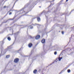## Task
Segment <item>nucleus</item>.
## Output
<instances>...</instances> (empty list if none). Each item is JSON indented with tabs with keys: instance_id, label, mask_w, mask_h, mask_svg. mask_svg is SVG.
Returning a JSON list of instances; mask_svg holds the SVG:
<instances>
[{
	"instance_id": "13",
	"label": "nucleus",
	"mask_w": 74,
	"mask_h": 74,
	"mask_svg": "<svg viewBox=\"0 0 74 74\" xmlns=\"http://www.w3.org/2000/svg\"><path fill=\"white\" fill-rule=\"evenodd\" d=\"M71 50L73 51H74V47H73L72 49H70Z\"/></svg>"
},
{
	"instance_id": "26",
	"label": "nucleus",
	"mask_w": 74,
	"mask_h": 74,
	"mask_svg": "<svg viewBox=\"0 0 74 74\" xmlns=\"http://www.w3.org/2000/svg\"><path fill=\"white\" fill-rule=\"evenodd\" d=\"M51 5H52V3H51Z\"/></svg>"
},
{
	"instance_id": "15",
	"label": "nucleus",
	"mask_w": 74,
	"mask_h": 74,
	"mask_svg": "<svg viewBox=\"0 0 74 74\" xmlns=\"http://www.w3.org/2000/svg\"><path fill=\"white\" fill-rule=\"evenodd\" d=\"M33 27L32 26L31 27H30V29H33Z\"/></svg>"
},
{
	"instance_id": "7",
	"label": "nucleus",
	"mask_w": 74,
	"mask_h": 74,
	"mask_svg": "<svg viewBox=\"0 0 74 74\" xmlns=\"http://www.w3.org/2000/svg\"><path fill=\"white\" fill-rule=\"evenodd\" d=\"M40 38V35H37V40H38Z\"/></svg>"
},
{
	"instance_id": "3",
	"label": "nucleus",
	"mask_w": 74,
	"mask_h": 74,
	"mask_svg": "<svg viewBox=\"0 0 74 74\" xmlns=\"http://www.w3.org/2000/svg\"><path fill=\"white\" fill-rule=\"evenodd\" d=\"M33 46V44L31 43H30L28 44V47L29 48H31Z\"/></svg>"
},
{
	"instance_id": "31",
	"label": "nucleus",
	"mask_w": 74,
	"mask_h": 74,
	"mask_svg": "<svg viewBox=\"0 0 74 74\" xmlns=\"http://www.w3.org/2000/svg\"><path fill=\"white\" fill-rule=\"evenodd\" d=\"M19 33V32H17V33Z\"/></svg>"
},
{
	"instance_id": "28",
	"label": "nucleus",
	"mask_w": 74,
	"mask_h": 74,
	"mask_svg": "<svg viewBox=\"0 0 74 74\" xmlns=\"http://www.w3.org/2000/svg\"><path fill=\"white\" fill-rule=\"evenodd\" d=\"M54 1V0H53L52 1H51V2H52V1Z\"/></svg>"
},
{
	"instance_id": "10",
	"label": "nucleus",
	"mask_w": 74,
	"mask_h": 74,
	"mask_svg": "<svg viewBox=\"0 0 74 74\" xmlns=\"http://www.w3.org/2000/svg\"><path fill=\"white\" fill-rule=\"evenodd\" d=\"M7 39L8 40H9V41H10V40H11V38H10V37H8L7 38Z\"/></svg>"
},
{
	"instance_id": "20",
	"label": "nucleus",
	"mask_w": 74,
	"mask_h": 74,
	"mask_svg": "<svg viewBox=\"0 0 74 74\" xmlns=\"http://www.w3.org/2000/svg\"><path fill=\"white\" fill-rule=\"evenodd\" d=\"M58 60H59V61H60V60H61V58H59Z\"/></svg>"
},
{
	"instance_id": "1",
	"label": "nucleus",
	"mask_w": 74,
	"mask_h": 74,
	"mask_svg": "<svg viewBox=\"0 0 74 74\" xmlns=\"http://www.w3.org/2000/svg\"><path fill=\"white\" fill-rule=\"evenodd\" d=\"M50 12V11L48 10L47 12L45 11L44 10L43 12H42L41 13H40V15H42V13H44V14H45L46 17V18H47L48 17L46 15V14H47L48 12Z\"/></svg>"
},
{
	"instance_id": "11",
	"label": "nucleus",
	"mask_w": 74,
	"mask_h": 74,
	"mask_svg": "<svg viewBox=\"0 0 74 74\" xmlns=\"http://www.w3.org/2000/svg\"><path fill=\"white\" fill-rule=\"evenodd\" d=\"M71 72V70H70V69H68L67 70V72L68 73H70Z\"/></svg>"
},
{
	"instance_id": "35",
	"label": "nucleus",
	"mask_w": 74,
	"mask_h": 74,
	"mask_svg": "<svg viewBox=\"0 0 74 74\" xmlns=\"http://www.w3.org/2000/svg\"><path fill=\"white\" fill-rule=\"evenodd\" d=\"M70 40H71V39H70Z\"/></svg>"
},
{
	"instance_id": "24",
	"label": "nucleus",
	"mask_w": 74,
	"mask_h": 74,
	"mask_svg": "<svg viewBox=\"0 0 74 74\" xmlns=\"http://www.w3.org/2000/svg\"><path fill=\"white\" fill-rule=\"evenodd\" d=\"M18 0H17L15 2L14 4H15V3H16V1H18Z\"/></svg>"
},
{
	"instance_id": "8",
	"label": "nucleus",
	"mask_w": 74,
	"mask_h": 74,
	"mask_svg": "<svg viewBox=\"0 0 74 74\" xmlns=\"http://www.w3.org/2000/svg\"><path fill=\"white\" fill-rule=\"evenodd\" d=\"M40 55L41 58L43 57V56H44V53H42L40 54Z\"/></svg>"
},
{
	"instance_id": "9",
	"label": "nucleus",
	"mask_w": 74,
	"mask_h": 74,
	"mask_svg": "<svg viewBox=\"0 0 74 74\" xmlns=\"http://www.w3.org/2000/svg\"><path fill=\"white\" fill-rule=\"evenodd\" d=\"M10 57V55H8L6 56V58H9Z\"/></svg>"
},
{
	"instance_id": "18",
	"label": "nucleus",
	"mask_w": 74,
	"mask_h": 74,
	"mask_svg": "<svg viewBox=\"0 0 74 74\" xmlns=\"http://www.w3.org/2000/svg\"><path fill=\"white\" fill-rule=\"evenodd\" d=\"M54 53L55 55H56V54H57V52H56V51L54 52Z\"/></svg>"
},
{
	"instance_id": "27",
	"label": "nucleus",
	"mask_w": 74,
	"mask_h": 74,
	"mask_svg": "<svg viewBox=\"0 0 74 74\" xmlns=\"http://www.w3.org/2000/svg\"><path fill=\"white\" fill-rule=\"evenodd\" d=\"M42 74H44V73H42Z\"/></svg>"
},
{
	"instance_id": "5",
	"label": "nucleus",
	"mask_w": 74,
	"mask_h": 74,
	"mask_svg": "<svg viewBox=\"0 0 74 74\" xmlns=\"http://www.w3.org/2000/svg\"><path fill=\"white\" fill-rule=\"evenodd\" d=\"M37 21H38V22H40V21H41V19L39 17H37Z\"/></svg>"
},
{
	"instance_id": "34",
	"label": "nucleus",
	"mask_w": 74,
	"mask_h": 74,
	"mask_svg": "<svg viewBox=\"0 0 74 74\" xmlns=\"http://www.w3.org/2000/svg\"><path fill=\"white\" fill-rule=\"evenodd\" d=\"M52 65V64H51L50 65Z\"/></svg>"
},
{
	"instance_id": "30",
	"label": "nucleus",
	"mask_w": 74,
	"mask_h": 74,
	"mask_svg": "<svg viewBox=\"0 0 74 74\" xmlns=\"http://www.w3.org/2000/svg\"><path fill=\"white\" fill-rule=\"evenodd\" d=\"M67 67L65 68V69H67Z\"/></svg>"
},
{
	"instance_id": "29",
	"label": "nucleus",
	"mask_w": 74,
	"mask_h": 74,
	"mask_svg": "<svg viewBox=\"0 0 74 74\" xmlns=\"http://www.w3.org/2000/svg\"><path fill=\"white\" fill-rule=\"evenodd\" d=\"M39 7L40 8H41V6H39Z\"/></svg>"
},
{
	"instance_id": "22",
	"label": "nucleus",
	"mask_w": 74,
	"mask_h": 74,
	"mask_svg": "<svg viewBox=\"0 0 74 74\" xmlns=\"http://www.w3.org/2000/svg\"><path fill=\"white\" fill-rule=\"evenodd\" d=\"M6 6H5L3 7V8H6Z\"/></svg>"
},
{
	"instance_id": "6",
	"label": "nucleus",
	"mask_w": 74,
	"mask_h": 74,
	"mask_svg": "<svg viewBox=\"0 0 74 74\" xmlns=\"http://www.w3.org/2000/svg\"><path fill=\"white\" fill-rule=\"evenodd\" d=\"M37 70L35 69L33 73L34 74H36V73H37Z\"/></svg>"
},
{
	"instance_id": "33",
	"label": "nucleus",
	"mask_w": 74,
	"mask_h": 74,
	"mask_svg": "<svg viewBox=\"0 0 74 74\" xmlns=\"http://www.w3.org/2000/svg\"><path fill=\"white\" fill-rule=\"evenodd\" d=\"M59 32H60V31H59Z\"/></svg>"
},
{
	"instance_id": "2",
	"label": "nucleus",
	"mask_w": 74,
	"mask_h": 74,
	"mask_svg": "<svg viewBox=\"0 0 74 74\" xmlns=\"http://www.w3.org/2000/svg\"><path fill=\"white\" fill-rule=\"evenodd\" d=\"M19 60V59L18 58H16L14 59V63H17L18 62Z\"/></svg>"
},
{
	"instance_id": "21",
	"label": "nucleus",
	"mask_w": 74,
	"mask_h": 74,
	"mask_svg": "<svg viewBox=\"0 0 74 74\" xmlns=\"http://www.w3.org/2000/svg\"><path fill=\"white\" fill-rule=\"evenodd\" d=\"M12 14V13L11 12H10L9 13V15H11Z\"/></svg>"
},
{
	"instance_id": "4",
	"label": "nucleus",
	"mask_w": 74,
	"mask_h": 74,
	"mask_svg": "<svg viewBox=\"0 0 74 74\" xmlns=\"http://www.w3.org/2000/svg\"><path fill=\"white\" fill-rule=\"evenodd\" d=\"M45 42V40L44 39H43L41 41V42L42 44H44Z\"/></svg>"
},
{
	"instance_id": "14",
	"label": "nucleus",
	"mask_w": 74,
	"mask_h": 74,
	"mask_svg": "<svg viewBox=\"0 0 74 74\" xmlns=\"http://www.w3.org/2000/svg\"><path fill=\"white\" fill-rule=\"evenodd\" d=\"M25 8H22L21 9V11H24V9Z\"/></svg>"
},
{
	"instance_id": "19",
	"label": "nucleus",
	"mask_w": 74,
	"mask_h": 74,
	"mask_svg": "<svg viewBox=\"0 0 74 74\" xmlns=\"http://www.w3.org/2000/svg\"><path fill=\"white\" fill-rule=\"evenodd\" d=\"M35 38H36V40H37V35L36 36V37Z\"/></svg>"
},
{
	"instance_id": "25",
	"label": "nucleus",
	"mask_w": 74,
	"mask_h": 74,
	"mask_svg": "<svg viewBox=\"0 0 74 74\" xmlns=\"http://www.w3.org/2000/svg\"><path fill=\"white\" fill-rule=\"evenodd\" d=\"M69 1V0H66V2H67V1Z\"/></svg>"
},
{
	"instance_id": "16",
	"label": "nucleus",
	"mask_w": 74,
	"mask_h": 74,
	"mask_svg": "<svg viewBox=\"0 0 74 74\" xmlns=\"http://www.w3.org/2000/svg\"><path fill=\"white\" fill-rule=\"evenodd\" d=\"M9 20H10V21H12V20H14V19H12V18H11L9 19Z\"/></svg>"
},
{
	"instance_id": "12",
	"label": "nucleus",
	"mask_w": 74,
	"mask_h": 74,
	"mask_svg": "<svg viewBox=\"0 0 74 74\" xmlns=\"http://www.w3.org/2000/svg\"><path fill=\"white\" fill-rule=\"evenodd\" d=\"M37 25H38V27H40V26H41V25H39V24H38Z\"/></svg>"
},
{
	"instance_id": "36",
	"label": "nucleus",
	"mask_w": 74,
	"mask_h": 74,
	"mask_svg": "<svg viewBox=\"0 0 74 74\" xmlns=\"http://www.w3.org/2000/svg\"><path fill=\"white\" fill-rule=\"evenodd\" d=\"M73 27H74V26Z\"/></svg>"
},
{
	"instance_id": "23",
	"label": "nucleus",
	"mask_w": 74,
	"mask_h": 74,
	"mask_svg": "<svg viewBox=\"0 0 74 74\" xmlns=\"http://www.w3.org/2000/svg\"><path fill=\"white\" fill-rule=\"evenodd\" d=\"M12 11V10L11 9L8 12H10V11Z\"/></svg>"
},
{
	"instance_id": "17",
	"label": "nucleus",
	"mask_w": 74,
	"mask_h": 74,
	"mask_svg": "<svg viewBox=\"0 0 74 74\" xmlns=\"http://www.w3.org/2000/svg\"><path fill=\"white\" fill-rule=\"evenodd\" d=\"M62 34H64V32L62 31Z\"/></svg>"
},
{
	"instance_id": "32",
	"label": "nucleus",
	"mask_w": 74,
	"mask_h": 74,
	"mask_svg": "<svg viewBox=\"0 0 74 74\" xmlns=\"http://www.w3.org/2000/svg\"><path fill=\"white\" fill-rule=\"evenodd\" d=\"M57 10H58V8H57Z\"/></svg>"
}]
</instances>
